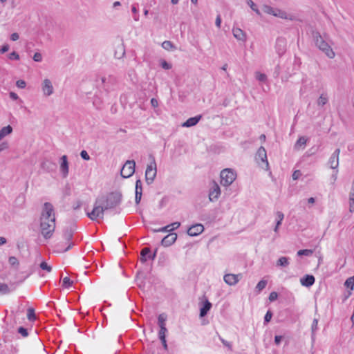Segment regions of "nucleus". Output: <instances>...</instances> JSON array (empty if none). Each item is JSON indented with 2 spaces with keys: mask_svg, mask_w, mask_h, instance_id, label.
Listing matches in <instances>:
<instances>
[{
  "mask_svg": "<svg viewBox=\"0 0 354 354\" xmlns=\"http://www.w3.org/2000/svg\"><path fill=\"white\" fill-rule=\"evenodd\" d=\"M121 199L122 194L120 192H111L106 196L98 197L95 201L93 210L87 213L88 217L92 221L103 218L104 212L118 206Z\"/></svg>",
  "mask_w": 354,
  "mask_h": 354,
  "instance_id": "1",
  "label": "nucleus"
},
{
  "mask_svg": "<svg viewBox=\"0 0 354 354\" xmlns=\"http://www.w3.org/2000/svg\"><path fill=\"white\" fill-rule=\"evenodd\" d=\"M55 229V216L53 206L50 203H45L40 217V232L46 239H50Z\"/></svg>",
  "mask_w": 354,
  "mask_h": 354,
  "instance_id": "2",
  "label": "nucleus"
},
{
  "mask_svg": "<svg viewBox=\"0 0 354 354\" xmlns=\"http://www.w3.org/2000/svg\"><path fill=\"white\" fill-rule=\"evenodd\" d=\"M313 38L316 46L322 50L328 58L333 59L335 53L330 46L324 39L319 32H313Z\"/></svg>",
  "mask_w": 354,
  "mask_h": 354,
  "instance_id": "3",
  "label": "nucleus"
},
{
  "mask_svg": "<svg viewBox=\"0 0 354 354\" xmlns=\"http://www.w3.org/2000/svg\"><path fill=\"white\" fill-rule=\"evenodd\" d=\"M149 158L151 159V162L147 165L145 171V180L148 185L151 184L154 181L157 174V167L155 158L153 156L150 155Z\"/></svg>",
  "mask_w": 354,
  "mask_h": 354,
  "instance_id": "4",
  "label": "nucleus"
},
{
  "mask_svg": "<svg viewBox=\"0 0 354 354\" xmlns=\"http://www.w3.org/2000/svg\"><path fill=\"white\" fill-rule=\"evenodd\" d=\"M236 173L230 169H225L221 172V183L223 186L230 185L236 179Z\"/></svg>",
  "mask_w": 354,
  "mask_h": 354,
  "instance_id": "5",
  "label": "nucleus"
},
{
  "mask_svg": "<svg viewBox=\"0 0 354 354\" xmlns=\"http://www.w3.org/2000/svg\"><path fill=\"white\" fill-rule=\"evenodd\" d=\"M136 162L134 160H127L123 165L120 174L123 178H129L135 172Z\"/></svg>",
  "mask_w": 354,
  "mask_h": 354,
  "instance_id": "6",
  "label": "nucleus"
},
{
  "mask_svg": "<svg viewBox=\"0 0 354 354\" xmlns=\"http://www.w3.org/2000/svg\"><path fill=\"white\" fill-rule=\"evenodd\" d=\"M221 195V189L218 185L215 182L212 181L210 184L209 199L210 201H216Z\"/></svg>",
  "mask_w": 354,
  "mask_h": 354,
  "instance_id": "7",
  "label": "nucleus"
},
{
  "mask_svg": "<svg viewBox=\"0 0 354 354\" xmlns=\"http://www.w3.org/2000/svg\"><path fill=\"white\" fill-rule=\"evenodd\" d=\"M256 160H257L259 164H260L259 161L261 160L262 164L265 165V169L268 170L269 169V164L267 159V153L263 147H261L258 149L256 155Z\"/></svg>",
  "mask_w": 354,
  "mask_h": 354,
  "instance_id": "8",
  "label": "nucleus"
},
{
  "mask_svg": "<svg viewBox=\"0 0 354 354\" xmlns=\"http://www.w3.org/2000/svg\"><path fill=\"white\" fill-rule=\"evenodd\" d=\"M41 90L43 94L46 97L51 95L54 92L53 86L52 82L48 79H44L41 84Z\"/></svg>",
  "mask_w": 354,
  "mask_h": 354,
  "instance_id": "9",
  "label": "nucleus"
},
{
  "mask_svg": "<svg viewBox=\"0 0 354 354\" xmlns=\"http://www.w3.org/2000/svg\"><path fill=\"white\" fill-rule=\"evenodd\" d=\"M340 153V149H337L330 157L328 165L331 169H337L339 166V156Z\"/></svg>",
  "mask_w": 354,
  "mask_h": 354,
  "instance_id": "10",
  "label": "nucleus"
},
{
  "mask_svg": "<svg viewBox=\"0 0 354 354\" xmlns=\"http://www.w3.org/2000/svg\"><path fill=\"white\" fill-rule=\"evenodd\" d=\"M276 51L279 56L283 55L286 50V41L284 38H278L276 41Z\"/></svg>",
  "mask_w": 354,
  "mask_h": 354,
  "instance_id": "11",
  "label": "nucleus"
},
{
  "mask_svg": "<svg viewBox=\"0 0 354 354\" xmlns=\"http://www.w3.org/2000/svg\"><path fill=\"white\" fill-rule=\"evenodd\" d=\"M241 277V274H226L224 276V281L225 282L230 285V286H234L240 280Z\"/></svg>",
  "mask_w": 354,
  "mask_h": 354,
  "instance_id": "12",
  "label": "nucleus"
},
{
  "mask_svg": "<svg viewBox=\"0 0 354 354\" xmlns=\"http://www.w3.org/2000/svg\"><path fill=\"white\" fill-rule=\"evenodd\" d=\"M204 230V227L201 224H196L191 226L188 230L187 234L191 236H194L200 234Z\"/></svg>",
  "mask_w": 354,
  "mask_h": 354,
  "instance_id": "13",
  "label": "nucleus"
},
{
  "mask_svg": "<svg viewBox=\"0 0 354 354\" xmlns=\"http://www.w3.org/2000/svg\"><path fill=\"white\" fill-rule=\"evenodd\" d=\"M177 239V234L176 233H171L165 236L161 241V244L163 246L168 247L172 245Z\"/></svg>",
  "mask_w": 354,
  "mask_h": 354,
  "instance_id": "14",
  "label": "nucleus"
},
{
  "mask_svg": "<svg viewBox=\"0 0 354 354\" xmlns=\"http://www.w3.org/2000/svg\"><path fill=\"white\" fill-rule=\"evenodd\" d=\"M62 162L60 164V171L64 178H66L68 174V162L67 156L64 155L61 158Z\"/></svg>",
  "mask_w": 354,
  "mask_h": 354,
  "instance_id": "15",
  "label": "nucleus"
},
{
  "mask_svg": "<svg viewBox=\"0 0 354 354\" xmlns=\"http://www.w3.org/2000/svg\"><path fill=\"white\" fill-rule=\"evenodd\" d=\"M273 16L281 19H289L291 21H293L295 19V16L288 14L286 11L280 10L279 8H275L274 13H273Z\"/></svg>",
  "mask_w": 354,
  "mask_h": 354,
  "instance_id": "16",
  "label": "nucleus"
},
{
  "mask_svg": "<svg viewBox=\"0 0 354 354\" xmlns=\"http://www.w3.org/2000/svg\"><path fill=\"white\" fill-rule=\"evenodd\" d=\"M315 277L313 275L306 274L300 279V282L302 286L306 287H310L315 283Z\"/></svg>",
  "mask_w": 354,
  "mask_h": 354,
  "instance_id": "17",
  "label": "nucleus"
},
{
  "mask_svg": "<svg viewBox=\"0 0 354 354\" xmlns=\"http://www.w3.org/2000/svg\"><path fill=\"white\" fill-rule=\"evenodd\" d=\"M234 37L238 40L245 41H246V34L242 30L241 28H234L232 30Z\"/></svg>",
  "mask_w": 354,
  "mask_h": 354,
  "instance_id": "18",
  "label": "nucleus"
},
{
  "mask_svg": "<svg viewBox=\"0 0 354 354\" xmlns=\"http://www.w3.org/2000/svg\"><path fill=\"white\" fill-rule=\"evenodd\" d=\"M201 118H202V116L201 115L196 116V117L190 118L188 120H187L183 124L182 126L184 127H191L195 126L200 121Z\"/></svg>",
  "mask_w": 354,
  "mask_h": 354,
  "instance_id": "19",
  "label": "nucleus"
},
{
  "mask_svg": "<svg viewBox=\"0 0 354 354\" xmlns=\"http://www.w3.org/2000/svg\"><path fill=\"white\" fill-rule=\"evenodd\" d=\"M212 304L208 300H205L203 306L200 310V316L201 317H205L210 310Z\"/></svg>",
  "mask_w": 354,
  "mask_h": 354,
  "instance_id": "20",
  "label": "nucleus"
},
{
  "mask_svg": "<svg viewBox=\"0 0 354 354\" xmlns=\"http://www.w3.org/2000/svg\"><path fill=\"white\" fill-rule=\"evenodd\" d=\"M12 132V127L10 125L3 127L0 130V141L6 136L10 135Z\"/></svg>",
  "mask_w": 354,
  "mask_h": 354,
  "instance_id": "21",
  "label": "nucleus"
},
{
  "mask_svg": "<svg viewBox=\"0 0 354 354\" xmlns=\"http://www.w3.org/2000/svg\"><path fill=\"white\" fill-rule=\"evenodd\" d=\"M124 54H125L124 46H123V44H119L116 47V50L115 52V57L117 59H120V58L123 57Z\"/></svg>",
  "mask_w": 354,
  "mask_h": 354,
  "instance_id": "22",
  "label": "nucleus"
},
{
  "mask_svg": "<svg viewBox=\"0 0 354 354\" xmlns=\"http://www.w3.org/2000/svg\"><path fill=\"white\" fill-rule=\"evenodd\" d=\"M151 252L150 249L149 248H144L140 252V261L142 263H145L147 260L148 256Z\"/></svg>",
  "mask_w": 354,
  "mask_h": 354,
  "instance_id": "23",
  "label": "nucleus"
},
{
  "mask_svg": "<svg viewBox=\"0 0 354 354\" xmlns=\"http://www.w3.org/2000/svg\"><path fill=\"white\" fill-rule=\"evenodd\" d=\"M328 97L327 96V94L322 93L319 97L317 103L319 106H323L325 104H326L328 103Z\"/></svg>",
  "mask_w": 354,
  "mask_h": 354,
  "instance_id": "24",
  "label": "nucleus"
},
{
  "mask_svg": "<svg viewBox=\"0 0 354 354\" xmlns=\"http://www.w3.org/2000/svg\"><path fill=\"white\" fill-rule=\"evenodd\" d=\"M276 215H277V223H276V225H275V227L274 229V231L275 232H277L279 227L281 224V222H282V221H283V219L284 218V215H283V214L281 212H277L276 213Z\"/></svg>",
  "mask_w": 354,
  "mask_h": 354,
  "instance_id": "25",
  "label": "nucleus"
},
{
  "mask_svg": "<svg viewBox=\"0 0 354 354\" xmlns=\"http://www.w3.org/2000/svg\"><path fill=\"white\" fill-rule=\"evenodd\" d=\"M307 140L304 136L300 137L295 145V148L296 149H299L300 147H304L306 145Z\"/></svg>",
  "mask_w": 354,
  "mask_h": 354,
  "instance_id": "26",
  "label": "nucleus"
},
{
  "mask_svg": "<svg viewBox=\"0 0 354 354\" xmlns=\"http://www.w3.org/2000/svg\"><path fill=\"white\" fill-rule=\"evenodd\" d=\"M349 211H354V189L352 188L349 194Z\"/></svg>",
  "mask_w": 354,
  "mask_h": 354,
  "instance_id": "27",
  "label": "nucleus"
},
{
  "mask_svg": "<svg viewBox=\"0 0 354 354\" xmlns=\"http://www.w3.org/2000/svg\"><path fill=\"white\" fill-rule=\"evenodd\" d=\"M289 265L288 259L286 257H280L277 261V266L281 267H286Z\"/></svg>",
  "mask_w": 354,
  "mask_h": 354,
  "instance_id": "28",
  "label": "nucleus"
},
{
  "mask_svg": "<svg viewBox=\"0 0 354 354\" xmlns=\"http://www.w3.org/2000/svg\"><path fill=\"white\" fill-rule=\"evenodd\" d=\"M162 47L165 50H174L176 47L170 41H165L162 44Z\"/></svg>",
  "mask_w": 354,
  "mask_h": 354,
  "instance_id": "29",
  "label": "nucleus"
},
{
  "mask_svg": "<svg viewBox=\"0 0 354 354\" xmlns=\"http://www.w3.org/2000/svg\"><path fill=\"white\" fill-rule=\"evenodd\" d=\"M35 347L39 352H41V353H44L45 352V348H44V344L38 339L36 340V342L35 343Z\"/></svg>",
  "mask_w": 354,
  "mask_h": 354,
  "instance_id": "30",
  "label": "nucleus"
},
{
  "mask_svg": "<svg viewBox=\"0 0 354 354\" xmlns=\"http://www.w3.org/2000/svg\"><path fill=\"white\" fill-rule=\"evenodd\" d=\"M344 286H346L347 288H350L351 290H353V287H354V276L348 278L346 280L345 283H344Z\"/></svg>",
  "mask_w": 354,
  "mask_h": 354,
  "instance_id": "31",
  "label": "nucleus"
},
{
  "mask_svg": "<svg viewBox=\"0 0 354 354\" xmlns=\"http://www.w3.org/2000/svg\"><path fill=\"white\" fill-rule=\"evenodd\" d=\"M317 325H318V319L315 318L313 319V324H312V326H311V330H312V338L314 339L315 338V331L317 329Z\"/></svg>",
  "mask_w": 354,
  "mask_h": 354,
  "instance_id": "32",
  "label": "nucleus"
},
{
  "mask_svg": "<svg viewBox=\"0 0 354 354\" xmlns=\"http://www.w3.org/2000/svg\"><path fill=\"white\" fill-rule=\"evenodd\" d=\"M27 317L30 321H34L36 319L35 310L33 308L28 309Z\"/></svg>",
  "mask_w": 354,
  "mask_h": 354,
  "instance_id": "33",
  "label": "nucleus"
},
{
  "mask_svg": "<svg viewBox=\"0 0 354 354\" xmlns=\"http://www.w3.org/2000/svg\"><path fill=\"white\" fill-rule=\"evenodd\" d=\"M267 285V281L266 280H261L257 285L256 286V289L260 292L263 289H264L266 288Z\"/></svg>",
  "mask_w": 354,
  "mask_h": 354,
  "instance_id": "34",
  "label": "nucleus"
},
{
  "mask_svg": "<svg viewBox=\"0 0 354 354\" xmlns=\"http://www.w3.org/2000/svg\"><path fill=\"white\" fill-rule=\"evenodd\" d=\"M263 10L264 12L273 15L274 13L275 8L270 6H264L263 8Z\"/></svg>",
  "mask_w": 354,
  "mask_h": 354,
  "instance_id": "35",
  "label": "nucleus"
},
{
  "mask_svg": "<svg viewBox=\"0 0 354 354\" xmlns=\"http://www.w3.org/2000/svg\"><path fill=\"white\" fill-rule=\"evenodd\" d=\"M166 315L161 314L158 316V325L160 327L165 326Z\"/></svg>",
  "mask_w": 354,
  "mask_h": 354,
  "instance_id": "36",
  "label": "nucleus"
},
{
  "mask_svg": "<svg viewBox=\"0 0 354 354\" xmlns=\"http://www.w3.org/2000/svg\"><path fill=\"white\" fill-rule=\"evenodd\" d=\"M39 267L48 272H50L52 270L51 266L48 265V263L45 261L41 262L39 265Z\"/></svg>",
  "mask_w": 354,
  "mask_h": 354,
  "instance_id": "37",
  "label": "nucleus"
},
{
  "mask_svg": "<svg viewBox=\"0 0 354 354\" xmlns=\"http://www.w3.org/2000/svg\"><path fill=\"white\" fill-rule=\"evenodd\" d=\"M64 239L66 241H70L73 238V232L71 230H66L64 232Z\"/></svg>",
  "mask_w": 354,
  "mask_h": 354,
  "instance_id": "38",
  "label": "nucleus"
},
{
  "mask_svg": "<svg viewBox=\"0 0 354 354\" xmlns=\"http://www.w3.org/2000/svg\"><path fill=\"white\" fill-rule=\"evenodd\" d=\"M313 254V250H300L297 252L298 256H310Z\"/></svg>",
  "mask_w": 354,
  "mask_h": 354,
  "instance_id": "39",
  "label": "nucleus"
},
{
  "mask_svg": "<svg viewBox=\"0 0 354 354\" xmlns=\"http://www.w3.org/2000/svg\"><path fill=\"white\" fill-rule=\"evenodd\" d=\"M141 193L142 194V181L138 179L136 182V193Z\"/></svg>",
  "mask_w": 354,
  "mask_h": 354,
  "instance_id": "40",
  "label": "nucleus"
},
{
  "mask_svg": "<svg viewBox=\"0 0 354 354\" xmlns=\"http://www.w3.org/2000/svg\"><path fill=\"white\" fill-rule=\"evenodd\" d=\"M73 284V281H71V279L68 277H66L63 279V287L64 288H68L70 287L71 285Z\"/></svg>",
  "mask_w": 354,
  "mask_h": 354,
  "instance_id": "41",
  "label": "nucleus"
},
{
  "mask_svg": "<svg viewBox=\"0 0 354 354\" xmlns=\"http://www.w3.org/2000/svg\"><path fill=\"white\" fill-rule=\"evenodd\" d=\"M0 292H2L3 294L10 292V289H9L8 285H6L5 283H1L0 284Z\"/></svg>",
  "mask_w": 354,
  "mask_h": 354,
  "instance_id": "42",
  "label": "nucleus"
},
{
  "mask_svg": "<svg viewBox=\"0 0 354 354\" xmlns=\"http://www.w3.org/2000/svg\"><path fill=\"white\" fill-rule=\"evenodd\" d=\"M166 332H167L166 327L161 326V327H160V330H159V333H158L159 338L160 339L165 338V333H166Z\"/></svg>",
  "mask_w": 354,
  "mask_h": 354,
  "instance_id": "43",
  "label": "nucleus"
},
{
  "mask_svg": "<svg viewBox=\"0 0 354 354\" xmlns=\"http://www.w3.org/2000/svg\"><path fill=\"white\" fill-rule=\"evenodd\" d=\"M256 78L261 82H265L267 80L266 75L259 72L256 73Z\"/></svg>",
  "mask_w": 354,
  "mask_h": 354,
  "instance_id": "44",
  "label": "nucleus"
},
{
  "mask_svg": "<svg viewBox=\"0 0 354 354\" xmlns=\"http://www.w3.org/2000/svg\"><path fill=\"white\" fill-rule=\"evenodd\" d=\"M8 261L11 266H19V261L15 257H10Z\"/></svg>",
  "mask_w": 354,
  "mask_h": 354,
  "instance_id": "45",
  "label": "nucleus"
},
{
  "mask_svg": "<svg viewBox=\"0 0 354 354\" xmlns=\"http://www.w3.org/2000/svg\"><path fill=\"white\" fill-rule=\"evenodd\" d=\"M18 333L23 337H27L28 335L27 329L24 327H19L18 328Z\"/></svg>",
  "mask_w": 354,
  "mask_h": 354,
  "instance_id": "46",
  "label": "nucleus"
},
{
  "mask_svg": "<svg viewBox=\"0 0 354 354\" xmlns=\"http://www.w3.org/2000/svg\"><path fill=\"white\" fill-rule=\"evenodd\" d=\"M8 57L10 59H15L19 60V55L15 51L12 52L9 54Z\"/></svg>",
  "mask_w": 354,
  "mask_h": 354,
  "instance_id": "47",
  "label": "nucleus"
},
{
  "mask_svg": "<svg viewBox=\"0 0 354 354\" xmlns=\"http://www.w3.org/2000/svg\"><path fill=\"white\" fill-rule=\"evenodd\" d=\"M272 313L270 310H268L266 315H265V317H264V321H265V323H268L271 319H272Z\"/></svg>",
  "mask_w": 354,
  "mask_h": 354,
  "instance_id": "48",
  "label": "nucleus"
},
{
  "mask_svg": "<svg viewBox=\"0 0 354 354\" xmlns=\"http://www.w3.org/2000/svg\"><path fill=\"white\" fill-rule=\"evenodd\" d=\"M248 3L250 6V7L252 8V10L255 11L257 13L259 14V10L257 8L256 5L254 4V3L252 0H248Z\"/></svg>",
  "mask_w": 354,
  "mask_h": 354,
  "instance_id": "49",
  "label": "nucleus"
},
{
  "mask_svg": "<svg viewBox=\"0 0 354 354\" xmlns=\"http://www.w3.org/2000/svg\"><path fill=\"white\" fill-rule=\"evenodd\" d=\"M9 148V145L8 142H3L0 144V153L3 151L8 149Z\"/></svg>",
  "mask_w": 354,
  "mask_h": 354,
  "instance_id": "50",
  "label": "nucleus"
},
{
  "mask_svg": "<svg viewBox=\"0 0 354 354\" xmlns=\"http://www.w3.org/2000/svg\"><path fill=\"white\" fill-rule=\"evenodd\" d=\"M80 156H81L82 158L85 160H90V156H89L88 153L86 152V151H85V150H83L81 151Z\"/></svg>",
  "mask_w": 354,
  "mask_h": 354,
  "instance_id": "51",
  "label": "nucleus"
},
{
  "mask_svg": "<svg viewBox=\"0 0 354 354\" xmlns=\"http://www.w3.org/2000/svg\"><path fill=\"white\" fill-rule=\"evenodd\" d=\"M220 340L221 341V342L223 344L224 346H225L226 347L228 348V349L230 351H232V346L230 342H227L226 340H225L224 339H223L221 337H220Z\"/></svg>",
  "mask_w": 354,
  "mask_h": 354,
  "instance_id": "52",
  "label": "nucleus"
},
{
  "mask_svg": "<svg viewBox=\"0 0 354 354\" xmlns=\"http://www.w3.org/2000/svg\"><path fill=\"white\" fill-rule=\"evenodd\" d=\"M161 66L166 70H169L171 68V65L169 63H167L165 60H162L161 62Z\"/></svg>",
  "mask_w": 354,
  "mask_h": 354,
  "instance_id": "53",
  "label": "nucleus"
},
{
  "mask_svg": "<svg viewBox=\"0 0 354 354\" xmlns=\"http://www.w3.org/2000/svg\"><path fill=\"white\" fill-rule=\"evenodd\" d=\"M16 85L17 87L20 88H24L26 87V82L22 80H19L18 81H17L16 82Z\"/></svg>",
  "mask_w": 354,
  "mask_h": 354,
  "instance_id": "54",
  "label": "nucleus"
},
{
  "mask_svg": "<svg viewBox=\"0 0 354 354\" xmlns=\"http://www.w3.org/2000/svg\"><path fill=\"white\" fill-rule=\"evenodd\" d=\"M278 297V294L276 292H272L269 295V300L270 301H275Z\"/></svg>",
  "mask_w": 354,
  "mask_h": 354,
  "instance_id": "55",
  "label": "nucleus"
},
{
  "mask_svg": "<svg viewBox=\"0 0 354 354\" xmlns=\"http://www.w3.org/2000/svg\"><path fill=\"white\" fill-rule=\"evenodd\" d=\"M301 176V173L299 170H296L292 174V179L297 180Z\"/></svg>",
  "mask_w": 354,
  "mask_h": 354,
  "instance_id": "56",
  "label": "nucleus"
},
{
  "mask_svg": "<svg viewBox=\"0 0 354 354\" xmlns=\"http://www.w3.org/2000/svg\"><path fill=\"white\" fill-rule=\"evenodd\" d=\"M33 59L35 61V62H41V59H42V56L41 55V53H35L34 54V56H33Z\"/></svg>",
  "mask_w": 354,
  "mask_h": 354,
  "instance_id": "57",
  "label": "nucleus"
},
{
  "mask_svg": "<svg viewBox=\"0 0 354 354\" xmlns=\"http://www.w3.org/2000/svg\"><path fill=\"white\" fill-rule=\"evenodd\" d=\"M173 229H171V225H167L165 227H162L161 229H159L156 230L157 232H171Z\"/></svg>",
  "mask_w": 354,
  "mask_h": 354,
  "instance_id": "58",
  "label": "nucleus"
},
{
  "mask_svg": "<svg viewBox=\"0 0 354 354\" xmlns=\"http://www.w3.org/2000/svg\"><path fill=\"white\" fill-rule=\"evenodd\" d=\"M142 194L141 193H136V197H135V201H136V204H139L140 201H141V198H142Z\"/></svg>",
  "mask_w": 354,
  "mask_h": 354,
  "instance_id": "59",
  "label": "nucleus"
},
{
  "mask_svg": "<svg viewBox=\"0 0 354 354\" xmlns=\"http://www.w3.org/2000/svg\"><path fill=\"white\" fill-rule=\"evenodd\" d=\"M73 246V243H70L68 245L65 249H59V252H67L68 250H70Z\"/></svg>",
  "mask_w": 354,
  "mask_h": 354,
  "instance_id": "60",
  "label": "nucleus"
},
{
  "mask_svg": "<svg viewBox=\"0 0 354 354\" xmlns=\"http://www.w3.org/2000/svg\"><path fill=\"white\" fill-rule=\"evenodd\" d=\"M9 50V45L8 44H4L1 48L0 49L1 53H4L7 52Z\"/></svg>",
  "mask_w": 354,
  "mask_h": 354,
  "instance_id": "61",
  "label": "nucleus"
},
{
  "mask_svg": "<svg viewBox=\"0 0 354 354\" xmlns=\"http://www.w3.org/2000/svg\"><path fill=\"white\" fill-rule=\"evenodd\" d=\"M19 38V34L17 33V32H15V33H12L11 35H10V39L12 41H17L18 40Z\"/></svg>",
  "mask_w": 354,
  "mask_h": 354,
  "instance_id": "62",
  "label": "nucleus"
},
{
  "mask_svg": "<svg viewBox=\"0 0 354 354\" xmlns=\"http://www.w3.org/2000/svg\"><path fill=\"white\" fill-rule=\"evenodd\" d=\"M283 337L280 335H276L274 337V342L276 344L279 345Z\"/></svg>",
  "mask_w": 354,
  "mask_h": 354,
  "instance_id": "63",
  "label": "nucleus"
},
{
  "mask_svg": "<svg viewBox=\"0 0 354 354\" xmlns=\"http://www.w3.org/2000/svg\"><path fill=\"white\" fill-rule=\"evenodd\" d=\"M151 104L153 107H157L158 106V100L155 98L151 100Z\"/></svg>",
  "mask_w": 354,
  "mask_h": 354,
  "instance_id": "64",
  "label": "nucleus"
}]
</instances>
